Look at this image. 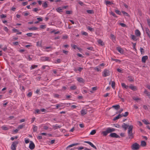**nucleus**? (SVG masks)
<instances>
[{
	"mask_svg": "<svg viewBox=\"0 0 150 150\" xmlns=\"http://www.w3.org/2000/svg\"><path fill=\"white\" fill-rule=\"evenodd\" d=\"M133 126L131 125L129 126L128 129V136L129 139H132L134 137V134L132 133Z\"/></svg>",
	"mask_w": 150,
	"mask_h": 150,
	"instance_id": "1",
	"label": "nucleus"
},
{
	"mask_svg": "<svg viewBox=\"0 0 150 150\" xmlns=\"http://www.w3.org/2000/svg\"><path fill=\"white\" fill-rule=\"evenodd\" d=\"M115 129L113 128L108 127L106 130L103 131L102 132L103 135L104 136H106L108 133L112 132L115 131Z\"/></svg>",
	"mask_w": 150,
	"mask_h": 150,
	"instance_id": "2",
	"label": "nucleus"
},
{
	"mask_svg": "<svg viewBox=\"0 0 150 150\" xmlns=\"http://www.w3.org/2000/svg\"><path fill=\"white\" fill-rule=\"evenodd\" d=\"M18 144V141H16L12 143L11 146V149L12 150H16L17 145Z\"/></svg>",
	"mask_w": 150,
	"mask_h": 150,
	"instance_id": "3",
	"label": "nucleus"
},
{
	"mask_svg": "<svg viewBox=\"0 0 150 150\" xmlns=\"http://www.w3.org/2000/svg\"><path fill=\"white\" fill-rule=\"evenodd\" d=\"M110 75V72L109 70L105 69L103 72V76L104 77H105L109 76Z\"/></svg>",
	"mask_w": 150,
	"mask_h": 150,
	"instance_id": "4",
	"label": "nucleus"
},
{
	"mask_svg": "<svg viewBox=\"0 0 150 150\" xmlns=\"http://www.w3.org/2000/svg\"><path fill=\"white\" fill-rule=\"evenodd\" d=\"M139 148V145L137 143H134L132 146V149L133 150L138 149Z\"/></svg>",
	"mask_w": 150,
	"mask_h": 150,
	"instance_id": "5",
	"label": "nucleus"
},
{
	"mask_svg": "<svg viewBox=\"0 0 150 150\" xmlns=\"http://www.w3.org/2000/svg\"><path fill=\"white\" fill-rule=\"evenodd\" d=\"M109 136L112 137H114V138H120V136L115 133H111L109 135Z\"/></svg>",
	"mask_w": 150,
	"mask_h": 150,
	"instance_id": "6",
	"label": "nucleus"
},
{
	"mask_svg": "<svg viewBox=\"0 0 150 150\" xmlns=\"http://www.w3.org/2000/svg\"><path fill=\"white\" fill-rule=\"evenodd\" d=\"M35 145L33 142L31 141H30V143L29 145V148L31 150H33L34 149Z\"/></svg>",
	"mask_w": 150,
	"mask_h": 150,
	"instance_id": "7",
	"label": "nucleus"
},
{
	"mask_svg": "<svg viewBox=\"0 0 150 150\" xmlns=\"http://www.w3.org/2000/svg\"><path fill=\"white\" fill-rule=\"evenodd\" d=\"M84 143H87L88 144H89L92 147H93V148H94V149H97V148L94 145L93 143H92L91 142H89V141H84Z\"/></svg>",
	"mask_w": 150,
	"mask_h": 150,
	"instance_id": "8",
	"label": "nucleus"
},
{
	"mask_svg": "<svg viewBox=\"0 0 150 150\" xmlns=\"http://www.w3.org/2000/svg\"><path fill=\"white\" fill-rule=\"evenodd\" d=\"M148 57L147 56H143L142 59V61L143 63H145L146 61L148 59Z\"/></svg>",
	"mask_w": 150,
	"mask_h": 150,
	"instance_id": "9",
	"label": "nucleus"
},
{
	"mask_svg": "<svg viewBox=\"0 0 150 150\" xmlns=\"http://www.w3.org/2000/svg\"><path fill=\"white\" fill-rule=\"evenodd\" d=\"M50 59L49 57H44L42 58V60L43 61H50Z\"/></svg>",
	"mask_w": 150,
	"mask_h": 150,
	"instance_id": "10",
	"label": "nucleus"
},
{
	"mask_svg": "<svg viewBox=\"0 0 150 150\" xmlns=\"http://www.w3.org/2000/svg\"><path fill=\"white\" fill-rule=\"evenodd\" d=\"M129 88L132 90L135 91L137 90V89L136 86H133L131 84L129 86Z\"/></svg>",
	"mask_w": 150,
	"mask_h": 150,
	"instance_id": "11",
	"label": "nucleus"
},
{
	"mask_svg": "<svg viewBox=\"0 0 150 150\" xmlns=\"http://www.w3.org/2000/svg\"><path fill=\"white\" fill-rule=\"evenodd\" d=\"M129 126H128L125 123H123L122 125V127L125 130H127L128 127H129Z\"/></svg>",
	"mask_w": 150,
	"mask_h": 150,
	"instance_id": "12",
	"label": "nucleus"
},
{
	"mask_svg": "<svg viewBox=\"0 0 150 150\" xmlns=\"http://www.w3.org/2000/svg\"><path fill=\"white\" fill-rule=\"evenodd\" d=\"M135 34L137 36H139L141 35V33L138 30H136L135 31Z\"/></svg>",
	"mask_w": 150,
	"mask_h": 150,
	"instance_id": "13",
	"label": "nucleus"
},
{
	"mask_svg": "<svg viewBox=\"0 0 150 150\" xmlns=\"http://www.w3.org/2000/svg\"><path fill=\"white\" fill-rule=\"evenodd\" d=\"M79 143H74L68 146H67V149H68L69 148H70L71 147H72L73 146H74L77 145H79Z\"/></svg>",
	"mask_w": 150,
	"mask_h": 150,
	"instance_id": "14",
	"label": "nucleus"
},
{
	"mask_svg": "<svg viewBox=\"0 0 150 150\" xmlns=\"http://www.w3.org/2000/svg\"><path fill=\"white\" fill-rule=\"evenodd\" d=\"M128 80L130 82H133L134 81V78L132 76H128Z\"/></svg>",
	"mask_w": 150,
	"mask_h": 150,
	"instance_id": "15",
	"label": "nucleus"
},
{
	"mask_svg": "<svg viewBox=\"0 0 150 150\" xmlns=\"http://www.w3.org/2000/svg\"><path fill=\"white\" fill-rule=\"evenodd\" d=\"M81 113L82 116H83L87 113L86 110L85 109H82L81 111Z\"/></svg>",
	"mask_w": 150,
	"mask_h": 150,
	"instance_id": "16",
	"label": "nucleus"
},
{
	"mask_svg": "<svg viewBox=\"0 0 150 150\" xmlns=\"http://www.w3.org/2000/svg\"><path fill=\"white\" fill-rule=\"evenodd\" d=\"M144 93L146 94L147 96L150 98V93L146 89H145Z\"/></svg>",
	"mask_w": 150,
	"mask_h": 150,
	"instance_id": "17",
	"label": "nucleus"
},
{
	"mask_svg": "<svg viewBox=\"0 0 150 150\" xmlns=\"http://www.w3.org/2000/svg\"><path fill=\"white\" fill-rule=\"evenodd\" d=\"M45 49H49V50H46V51L47 52H49L50 51H52V47L51 46H48L46 47H45Z\"/></svg>",
	"mask_w": 150,
	"mask_h": 150,
	"instance_id": "18",
	"label": "nucleus"
},
{
	"mask_svg": "<svg viewBox=\"0 0 150 150\" xmlns=\"http://www.w3.org/2000/svg\"><path fill=\"white\" fill-rule=\"evenodd\" d=\"M121 86L122 88H124L126 89H127L129 87L126 85L124 83H121Z\"/></svg>",
	"mask_w": 150,
	"mask_h": 150,
	"instance_id": "19",
	"label": "nucleus"
},
{
	"mask_svg": "<svg viewBox=\"0 0 150 150\" xmlns=\"http://www.w3.org/2000/svg\"><path fill=\"white\" fill-rule=\"evenodd\" d=\"M77 80L80 83H83L84 82L83 79L81 78L78 77L77 78Z\"/></svg>",
	"mask_w": 150,
	"mask_h": 150,
	"instance_id": "20",
	"label": "nucleus"
},
{
	"mask_svg": "<svg viewBox=\"0 0 150 150\" xmlns=\"http://www.w3.org/2000/svg\"><path fill=\"white\" fill-rule=\"evenodd\" d=\"M112 107L116 110H118L120 108V106L119 105H114L112 106Z\"/></svg>",
	"mask_w": 150,
	"mask_h": 150,
	"instance_id": "21",
	"label": "nucleus"
},
{
	"mask_svg": "<svg viewBox=\"0 0 150 150\" xmlns=\"http://www.w3.org/2000/svg\"><path fill=\"white\" fill-rule=\"evenodd\" d=\"M117 51L120 53L122 54L123 53V50L121 47H117Z\"/></svg>",
	"mask_w": 150,
	"mask_h": 150,
	"instance_id": "22",
	"label": "nucleus"
},
{
	"mask_svg": "<svg viewBox=\"0 0 150 150\" xmlns=\"http://www.w3.org/2000/svg\"><path fill=\"white\" fill-rule=\"evenodd\" d=\"M42 6L44 8H45L47 7L48 4L47 1H45L43 4L42 5Z\"/></svg>",
	"mask_w": 150,
	"mask_h": 150,
	"instance_id": "23",
	"label": "nucleus"
},
{
	"mask_svg": "<svg viewBox=\"0 0 150 150\" xmlns=\"http://www.w3.org/2000/svg\"><path fill=\"white\" fill-rule=\"evenodd\" d=\"M38 29V28L35 27L28 28V29L30 30H37Z\"/></svg>",
	"mask_w": 150,
	"mask_h": 150,
	"instance_id": "24",
	"label": "nucleus"
},
{
	"mask_svg": "<svg viewBox=\"0 0 150 150\" xmlns=\"http://www.w3.org/2000/svg\"><path fill=\"white\" fill-rule=\"evenodd\" d=\"M130 37L134 41H136L137 40L136 37L134 35H131Z\"/></svg>",
	"mask_w": 150,
	"mask_h": 150,
	"instance_id": "25",
	"label": "nucleus"
},
{
	"mask_svg": "<svg viewBox=\"0 0 150 150\" xmlns=\"http://www.w3.org/2000/svg\"><path fill=\"white\" fill-rule=\"evenodd\" d=\"M33 132H36L38 129V127L35 125H33Z\"/></svg>",
	"mask_w": 150,
	"mask_h": 150,
	"instance_id": "26",
	"label": "nucleus"
},
{
	"mask_svg": "<svg viewBox=\"0 0 150 150\" xmlns=\"http://www.w3.org/2000/svg\"><path fill=\"white\" fill-rule=\"evenodd\" d=\"M98 43L99 44H100L101 45H104L103 41L100 39H99L98 41Z\"/></svg>",
	"mask_w": 150,
	"mask_h": 150,
	"instance_id": "27",
	"label": "nucleus"
},
{
	"mask_svg": "<svg viewBox=\"0 0 150 150\" xmlns=\"http://www.w3.org/2000/svg\"><path fill=\"white\" fill-rule=\"evenodd\" d=\"M56 11L58 12H62V8L61 7H59L57 8L56 9Z\"/></svg>",
	"mask_w": 150,
	"mask_h": 150,
	"instance_id": "28",
	"label": "nucleus"
},
{
	"mask_svg": "<svg viewBox=\"0 0 150 150\" xmlns=\"http://www.w3.org/2000/svg\"><path fill=\"white\" fill-rule=\"evenodd\" d=\"M61 127V125H58L57 124H56L55 125L53 126V128H54L55 129H57V128H60Z\"/></svg>",
	"mask_w": 150,
	"mask_h": 150,
	"instance_id": "29",
	"label": "nucleus"
},
{
	"mask_svg": "<svg viewBox=\"0 0 150 150\" xmlns=\"http://www.w3.org/2000/svg\"><path fill=\"white\" fill-rule=\"evenodd\" d=\"M1 128L3 130H6L8 129V128L7 127L5 126H2Z\"/></svg>",
	"mask_w": 150,
	"mask_h": 150,
	"instance_id": "30",
	"label": "nucleus"
},
{
	"mask_svg": "<svg viewBox=\"0 0 150 150\" xmlns=\"http://www.w3.org/2000/svg\"><path fill=\"white\" fill-rule=\"evenodd\" d=\"M120 114H119L116 117H115L113 119V120L114 121H115L117 120L120 117Z\"/></svg>",
	"mask_w": 150,
	"mask_h": 150,
	"instance_id": "31",
	"label": "nucleus"
},
{
	"mask_svg": "<svg viewBox=\"0 0 150 150\" xmlns=\"http://www.w3.org/2000/svg\"><path fill=\"white\" fill-rule=\"evenodd\" d=\"M146 143L145 141H142L141 143V145L142 146H144L146 145Z\"/></svg>",
	"mask_w": 150,
	"mask_h": 150,
	"instance_id": "32",
	"label": "nucleus"
},
{
	"mask_svg": "<svg viewBox=\"0 0 150 150\" xmlns=\"http://www.w3.org/2000/svg\"><path fill=\"white\" fill-rule=\"evenodd\" d=\"M76 86L74 85L70 87V89L71 90H75L76 89Z\"/></svg>",
	"mask_w": 150,
	"mask_h": 150,
	"instance_id": "33",
	"label": "nucleus"
},
{
	"mask_svg": "<svg viewBox=\"0 0 150 150\" xmlns=\"http://www.w3.org/2000/svg\"><path fill=\"white\" fill-rule=\"evenodd\" d=\"M111 86L112 88L113 89H115V83L114 81H112Z\"/></svg>",
	"mask_w": 150,
	"mask_h": 150,
	"instance_id": "34",
	"label": "nucleus"
},
{
	"mask_svg": "<svg viewBox=\"0 0 150 150\" xmlns=\"http://www.w3.org/2000/svg\"><path fill=\"white\" fill-rule=\"evenodd\" d=\"M110 37H111V38L112 39V40H115V36L114 35H113V34H110Z\"/></svg>",
	"mask_w": 150,
	"mask_h": 150,
	"instance_id": "35",
	"label": "nucleus"
},
{
	"mask_svg": "<svg viewBox=\"0 0 150 150\" xmlns=\"http://www.w3.org/2000/svg\"><path fill=\"white\" fill-rule=\"evenodd\" d=\"M87 13L89 14H92L93 13V11L92 10H87L86 11Z\"/></svg>",
	"mask_w": 150,
	"mask_h": 150,
	"instance_id": "36",
	"label": "nucleus"
},
{
	"mask_svg": "<svg viewBox=\"0 0 150 150\" xmlns=\"http://www.w3.org/2000/svg\"><path fill=\"white\" fill-rule=\"evenodd\" d=\"M53 96L54 97H55V98H59V96L58 94H57V93L54 94Z\"/></svg>",
	"mask_w": 150,
	"mask_h": 150,
	"instance_id": "37",
	"label": "nucleus"
},
{
	"mask_svg": "<svg viewBox=\"0 0 150 150\" xmlns=\"http://www.w3.org/2000/svg\"><path fill=\"white\" fill-rule=\"evenodd\" d=\"M96 132V130H92L90 133V134L91 135H94Z\"/></svg>",
	"mask_w": 150,
	"mask_h": 150,
	"instance_id": "38",
	"label": "nucleus"
},
{
	"mask_svg": "<svg viewBox=\"0 0 150 150\" xmlns=\"http://www.w3.org/2000/svg\"><path fill=\"white\" fill-rule=\"evenodd\" d=\"M38 67V65H33L31 66V67L30 68L31 69H35V68Z\"/></svg>",
	"mask_w": 150,
	"mask_h": 150,
	"instance_id": "39",
	"label": "nucleus"
},
{
	"mask_svg": "<svg viewBox=\"0 0 150 150\" xmlns=\"http://www.w3.org/2000/svg\"><path fill=\"white\" fill-rule=\"evenodd\" d=\"M81 33L83 35L85 36H87L88 35V34L87 33L84 31H82Z\"/></svg>",
	"mask_w": 150,
	"mask_h": 150,
	"instance_id": "40",
	"label": "nucleus"
},
{
	"mask_svg": "<svg viewBox=\"0 0 150 150\" xmlns=\"http://www.w3.org/2000/svg\"><path fill=\"white\" fill-rule=\"evenodd\" d=\"M122 12L123 14H124V15H125L126 16H128L129 15L127 13V12H125V11H122Z\"/></svg>",
	"mask_w": 150,
	"mask_h": 150,
	"instance_id": "41",
	"label": "nucleus"
},
{
	"mask_svg": "<svg viewBox=\"0 0 150 150\" xmlns=\"http://www.w3.org/2000/svg\"><path fill=\"white\" fill-rule=\"evenodd\" d=\"M140 52L142 54H143L144 53V49L140 47Z\"/></svg>",
	"mask_w": 150,
	"mask_h": 150,
	"instance_id": "42",
	"label": "nucleus"
},
{
	"mask_svg": "<svg viewBox=\"0 0 150 150\" xmlns=\"http://www.w3.org/2000/svg\"><path fill=\"white\" fill-rule=\"evenodd\" d=\"M115 12L118 14L119 15H121V13L120 11L118 10H115Z\"/></svg>",
	"mask_w": 150,
	"mask_h": 150,
	"instance_id": "43",
	"label": "nucleus"
},
{
	"mask_svg": "<svg viewBox=\"0 0 150 150\" xmlns=\"http://www.w3.org/2000/svg\"><path fill=\"white\" fill-rule=\"evenodd\" d=\"M26 58L28 59L29 61H31L32 59V58L30 57V55L26 56Z\"/></svg>",
	"mask_w": 150,
	"mask_h": 150,
	"instance_id": "44",
	"label": "nucleus"
},
{
	"mask_svg": "<svg viewBox=\"0 0 150 150\" xmlns=\"http://www.w3.org/2000/svg\"><path fill=\"white\" fill-rule=\"evenodd\" d=\"M113 3L111 2L110 1H106V4L107 5H111Z\"/></svg>",
	"mask_w": 150,
	"mask_h": 150,
	"instance_id": "45",
	"label": "nucleus"
},
{
	"mask_svg": "<svg viewBox=\"0 0 150 150\" xmlns=\"http://www.w3.org/2000/svg\"><path fill=\"white\" fill-rule=\"evenodd\" d=\"M24 126V125H19L18 127V129H21L22 128H23Z\"/></svg>",
	"mask_w": 150,
	"mask_h": 150,
	"instance_id": "46",
	"label": "nucleus"
},
{
	"mask_svg": "<svg viewBox=\"0 0 150 150\" xmlns=\"http://www.w3.org/2000/svg\"><path fill=\"white\" fill-rule=\"evenodd\" d=\"M132 44L133 45V49H134L135 50H136V49L135 47H136V43L132 42Z\"/></svg>",
	"mask_w": 150,
	"mask_h": 150,
	"instance_id": "47",
	"label": "nucleus"
},
{
	"mask_svg": "<svg viewBox=\"0 0 150 150\" xmlns=\"http://www.w3.org/2000/svg\"><path fill=\"white\" fill-rule=\"evenodd\" d=\"M66 13L67 14H70L72 13V11H67Z\"/></svg>",
	"mask_w": 150,
	"mask_h": 150,
	"instance_id": "48",
	"label": "nucleus"
},
{
	"mask_svg": "<svg viewBox=\"0 0 150 150\" xmlns=\"http://www.w3.org/2000/svg\"><path fill=\"white\" fill-rule=\"evenodd\" d=\"M142 122L145 124L147 125L149 124V123L148 122L145 120H142Z\"/></svg>",
	"mask_w": 150,
	"mask_h": 150,
	"instance_id": "49",
	"label": "nucleus"
},
{
	"mask_svg": "<svg viewBox=\"0 0 150 150\" xmlns=\"http://www.w3.org/2000/svg\"><path fill=\"white\" fill-rule=\"evenodd\" d=\"M6 15H4L3 14H2V15H0V18H6Z\"/></svg>",
	"mask_w": 150,
	"mask_h": 150,
	"instance_id": "50",
	"label": "nucleus"
},
{
	"mask_svg": "<svg viewBox=\"0 0 150 150\" xmlns=\"http://www.w3.org/2000/svg\"><path fill=\"white\" fill-rule=\"evenodd\" d=\"M71 46L72 47V48L74 49H75L76 48V47H77V46L75 45H71Z\"/></svg>",
	"mask_w": 150,
	"mask_h": 150,
	"instance_id": "51",
	"label": "nucleus"
},
{
	"mask_svg": "<svg viewBox=\"0 0 150 150\" xmlns=\"http://www.w3.org/2000/svg\"><path fill=\"white\" fill-rule=\"evenodd\" d=\"M112 60L113 61H115L116 62H121V61L120 60L118 59H112Z\"/></svg>",
	"mask_w": 150,
	"mask_h": 150,
	"instance_id": "52",
	"label": "nucleus"
},
{
	"mask_svg": "<svg viewBox=\"0 0 150 150\" xmlns=\"http://www.w3.org/2000/svg\"><path fill=\"white\" fill-rule=\"evenodd\" d=\"M76 148L78 150H81L84 149V148L83 146L78 147Z\"/></svg>",
	"mask_w": 150,
	"mask_h": 150,
	"instance_id": "53",
	"label": "nucleus"
},
{
	"mask_svg": "<svg viewBox=\"0 0 150 150\" xmlns=\"http://www.w3.org/2000/svg\"><path fill=\"white\" fill-rule=\"evenodd\" d=\"M26 35L28 37H31L33 35L32 33H28Z\"/></svg>",
	"mask_w": 150,
	"mask_h": 150,
	"instance_id": "54",
	"label": "nucleus"
},
{
	"mask_svg": "<svg viewBox=\"0 0 150 150\" xmlns=\"http://www.w3.org/2000/svg\"><path fill=\"white\" fill-rule=\"evenodd\" d=\"M128 114L129 112H126L125 113L123 117H126L128 115Z\"/></svg>",
	"mask_w": 150,
	"mask_h": 150,
	"instance_id": "55",
	"label": "nucleus"
},
{
	"mask_svg": "<svg viewBox=\"0 0 150 150\" xmlns=\"http://www.w3.org/2000/svg\"><path fill=\"white\" fill-rule=\"evenodd\" d=\"M12 31L14 33H16L18 32V29H16L15 28H13L12 29Z\"/></svg>",
	"mask_w": 150,
	"mask_h": 150,
	"instance_id": "56",
	"label": "nucleus"
},
{
	"mask_svg": "<svg viewBox=\"0 0 150 150\" xmlns=\"http://www.w3.org/2000/svg\"><path fill=\"white\" fill-rule=\"evenodd\" d=\"M143 108L146 110H148V108L147 106L146 105H144L143 106Z\"/></svg>",
	"mask_w": 150,
	"mask_h": 150,
	"instance_id": "57",
	"label": "nucleus"
},
{
	"mask_svg": "<svg viewBox=\"0 0 150 150\" xmlns=\"http://www.w3.org/2000/svg\"><path fill=\"white\" fill-rule=\"evenodd\" d=\"M60 106V105L59 104H57L56 105V108H54L55 109H58L59 107Z\"/></svg>",
	"mask_w": 150,
	"mask_h": 150,
	"instance_id": "58",
	"label": "nucleus"
},
{
	"mask_svg": "<svg viewBox=\"0 0 150 150\" xmlns=\"http://www.w3.org/2000/svg\"><path fill=\"white\" fill-rule=\"evenodd\" d=\"M40 28H41L44 29L45 28V25H41L40 26Z\"/></svg>",
	"mask_w": 150,
	"mask_h": 150,
	"instance_id": "59",
	"label": "nucleus"
},
{
	"mask_svg": "<svg viewBox=\"0 0 150 150\" xmlns=\"http://www.w3.org/2000/svg\"><path fill=\"white\" fill-rule=\"evenodd\" d=\"M111 15H112V16L115 17H117L116 15L113 12H111L110 13Z\"/></svg>",
	"mask_w": 150,
	"mask_h": 150,
	"instance_id": "60",
	"label": "nucleus"
},
{
	"mask_svg": "<svg viewBox=\"0 0 150 150\" xmlns=\"http://www.w3.org/2000/svg\"><path fill=\"white\" fill-rule=\"evenodd\" d=\"M32 95V92H29L27 94V96L28 97H31Z\"/></svg>",
	"mask_w": 150,
	"mask_h": 150,
	"instance_id": "61",
	"label": "nucleus"
},
{
	"mask_svg": "<svg viewBox=\"0 0 150 150\" xmlns=\"http://www.w3.org/2000/svg\"><path fill=\"white\" fill-rule=\"evenodd\" d=\"M68 36L67 35H65L64 36H63L62 38L63 39H66L68 38Z\"/></svg>",
	"mask_w": 150,
	"mask_h": 150,
	"instance_id": "62",
	"label": "nucleus"
},
{
	"mask_svg": "<svg viewBox=\"0 0 150 150\" xmlns=\"http://www.w3.org/2000/svg\"><path fill=\"white\" fill-rule=\"evenodd\" d=\"M78 3L81 6H83V3L80 1H78Z\"/></svg>",
	"mask_w": 150,
	"mask_h": 150,
	"instance_id": "63",
	"label": "nucleus"
},
{
	"mask_svg": "<svg viewBox=\"0 0 150 150\" xmlns=\"http://www.w3.org/2000/svg\"><path fill=\"white\" fill-rule=\"evenodd\" d=\"M147 23L148 25L150 27V21L149 19H147Z\"/></svg>",
	"mask_w": 150,
	"mask_h": 150,
	"instance_id": "64",
	"label": "nucleus"
}]
</instances>
